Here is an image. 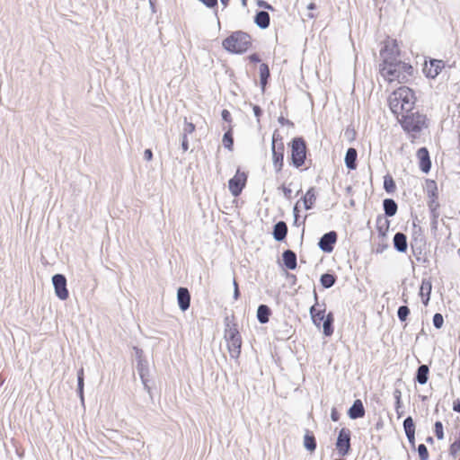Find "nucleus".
I'll return each mask as SVG.
<instances>
[{"label": "nucleus", "mask_w": 460, "mask_h": 460, "mask_svg": "<svg viewBox=\"0 0 460 460\" xmlns=\"http://www.w3.org/2000/svg\"><path fill=\"white\" fill-rule=\"evenodd\" d=\"M314 297L315 303L310 307L309 314L313 323L320 328L323 323V333L325 337H331L334 332V315L332 312L325 314L326 305L325 303L319 304L318 295L314 291Z\"/></svg>", "instance_id": "obj_1"}, {"label": "nucleus", "mask_w": 460, "mask_h": 460, "mask_svg": "<svg viewBox=\"0 0 460 460\" xmlns=\"http://www.w3.org/2000/svg\"><path fill=\"white\" fill-rule=\"evenodd\" d=\"M252 37L243 31H235L223 40V49L231 54L242 55L252 48Z\"/></svg>", "instance_id": "obj_2"}, {"label": "nucleus", "mask_w": 460, "mask_h": 460, "mask_svg": "<svg viewBox=\"0 0 460 460\" xmlns=\"http://www.w3.org/2000/svg\"><path fill=\"white\" fill-rule=\"evenodd\" d=\"M402 128L406 133H420L423 128H428V118L419 111H409L402 115L399 119Z\"/></svg>", "instance_id": "obj_3"}, {"label": "nucleus", "mask_w": 460, "mask_h": 460, "mask_svg": "<svg viewBox=\"0 0 460 460\" xmlns=\"http://www.w3.org/2000/svg\"><path fill=\"white\" fill-rule=\"evenodd\" d=\"M225 339L232 358H238L241 354L242 338L236 323H230L228 316L225 318Z\"/></svg>", "instance_id": "obj_4"}, {"label": "nucleus", "mask_w": 460, "mask_h": 460, "mask_svg": "<svg viewBox=\"0 0 460 460\" xmlns=\"http://www.w3.org/2000/svg\"><path fill=\"white\" fill-rule=\"evenodd\" d=\"M290 147V155L288 157L289 165L296 169L301 168L306 162L307 146L303 137H295L288 143Z\"/></svg>", "instance_id": "obj_5"}, {"label": "nucleus", "mask_w": 460, "mask_h": 460, "mask_svg": "<svg viewBox=\"0 0 460 460\" xmlns=\"http://www.w3.org/2000/svg\"><path fill=\"white\" fill-rule=\"evenodd\" d=\"M410 245L412 254L418 262H421L423 264L429 262L426 255L427 243L425 235L422 234L421 227L415 223H413L412 226V234Z\"/></svg>", "instance_id": "obj_6"}, {"label": "nucleus", "mask_w": 460, "mask_h": 460, "mask_svg": "<svg viewBox=\"0 0 460 460\" xmlns=\"http://www.w3.org/2000/svg\"><path fill=\"white\" fill-rule=\"evenodd\" d=\"M271 154L274 171L276 173H279L282 171L284 166L285 146L283 137L278 129H275L272 134Z\"/></svg>", "instance_id": "obj_7"}, {"label": "nucleus", "mask_w": 460, "mask_h": 460, "mask_svg": "<svg viewBox=\"0 0 460 460\" xmlns=\"http://www.w3.org/2000/svg\"><path fill=\"white\" fill-rule=\"evenodd\" d=\"M399 56L400 49L398 48L396 40L386 41L380 50V57L382 58L383 61L379 65V69L395 66L399 61Z\"/></svg>", "instance_id": "obj_8"}, {"label": "nucleus", "mask_w": 460, "mask_h": 460, "mask_svg": "<svg viewBox=\"0 0 460 460\" xmlns=\"http://www.w3.org/2000/svg\"><path fill=\"white\" fill-rule=\"evenodd\" d=\"M393 95L401 102L400 110L402 112L412 111L417 98L415 92L411 88L405 85L400 86L394 91Z\"/></svg>", "instance_id": "obj_9"}, {"label": "nucleus", "mask_w": 460, "mask_h": 460, "mask_svg": "<svg viewBox=\"0 0 460 460\" xmlns=\"http://www.w3.org/2000/svg\"><path fill=\"white\" fill-rule=\"evenodd\" d=\"M335 448L341 457H344L351 452V431L348 428H341L337 435Z\"/></svg>", "instance_id": "obj_10"}, {"label": "nucleus", "mask_w": 460, "mask_h": 460, "mask_svg": "<svg viewBox=\"0 0 460 460\" xmlns=\"http://www.w3.org/2000/svg\"><path fill=\"white\" fill-rule=\"evenodd\" d=\"M248 173L238 167L235 174L228 181V190L233 197H239L246 186Z\"/></svg>", "instance_id": "obj_11"}, {"label": "nucleus", "mask_w": 460, "mask_h": 460, "mask_svg": "<svg viewBox=\"0 0 460 460\" xmlns=\"http://www.w3.org/2000/svg\"><path fill=\"white\" fill-rule=\"evenodd\" d=\"M52 285L56 296L64 301L69 296L67 289V280L64 274L57 273L52 276Z\"/></svg>", "instance_id": "obj_12"}, {"label": "nucleus", "mask_w": 460, "mask_h": 460, "mask_svg": "<svg viewBox=\"0 0 460 460\" xmlns=\"http://www.w3.org/2000/svg\"><path fill=\"white\" fill-rule=\"evenodd\" d=\"M379 70L382 76L389 83L396 80L400 84H404L409 81V76H411L408 74H403L399 68H396V65L391 66L390 67H383Z\"/></svg>", "instance_id": "obj_13"}, {"label": "nucleus", "mask_w": 460, "mask_h": 460, "mask_svg": "<svg viewBox=\"0 0 460 460\" xmlns=\"http://www.w3.org/2000/svg\"><path fill=\"white\" fill-rule=\"evenodd\" d=\"M338 240V234L334 230H331L323 234L318 241V248L324 253H331L334 250V246Z\"/></svg>", "instance_id": "obj_14"}, {"label": "nucleus", "mask_w": 460, "mask_h": 460, "mask_svg": "<svg viewBox=\"0 0 460 460\" xmlns=\"http://www.w3.org/2000/svg\"><path fill=\"white\" fill-rule=\"evenodd\" d=\"M443 60L430 58L429 62L425 61L422 72L427 78L435 79L444 68Z\"/></svg>", "instance_id": "obj_15"}, {"label": "nucleus", "mask_w": 460, "mask_h": 460, "mask_svg": "<svg viewBox=\"0 0 460 460\" xmlns=\"http://www.w3.org/2000/svg\"><path fill=\"white\" fill-rule=\"evenodd\" d=\"M137 371L140 377L141 383L144 386V389L148 393L150 397L152 398V388L150 386V371L148 361H144L143 363L139 362V364L136 365Z\"/></svg>", "instance_id": "obj_16"}, {"label": "nucleus", "mask_w": 460, "mask_h": 460, "mask_svg": "<svg viewBox=\"0 0 460 460\" xmlns=\"http://www.w3.org/2000/svg\"><path fill=\"white\" fill-rule=\"evenodd\" d=\"M416 156L419 160V168L424 173H429L431 170V159L429 152L426 146L420 147L417 150Z\"/></svg>", "instance_id": "obj_17"}, {"label": "nucleus", "mask_w": 460, "mask_h": 460, "mask_svg": "<svg viewBox=\"0 0 460 460\" xmlns=\"http://www.w3.org/2000/svg\"><path fill=\"white\" fill-rule=\"evenodd\" d=\"M190 293L185 287H180L177 289V303L181 311L185 312L190 306Z\"/></svg>", "instance_id": "obj_18"}, {"label": "nucleus", "mask_w": 460, "mask_h": 460, "mask_svg": "<svg viewBox=\"0 0 460 460\" xmlns=\"http://www.w3.org/2000/svg\"><path fill=\"white\" fill-rule=\"evenodd\" d=\"M365 413V407L360 399H356L347 411V414L350 420H358L363 418Z\"/></svg>", "instance_id": "obj_19"}, {"label": "nucleus", "mask_w": 460, "mask_h": 460, "mask_svg": "<svg viewBox=\"0 0 460 460\" xmlns=\"http://www.w3.org/2000/svg\"><path fill=\"white\" fill-rule=\"evenodd\" d=\"M272 236L276 242H283L287 238L288 234V225L285 221L277 222L272 228Z\"/></svg>", "instance_id": "obj_20"}, {"label": "nucleus", "mask_w": 460, "mask_h": 460, "mask_svg": "<svg viewBox=\"0 0 460 460\" xmlns=\"http://www.w3.org/2000/svg\"><path fill=\"white\" fill-rule=\"evenodd\" d=\"M393 245L396 252L405 253L408 250L407 236L402 232H397L393 238Z\"/></svg>", "instance_id": "obj_21"}, {"label": "nucleus", "mask_w": 460, "mask_h": 460, "mask_svg": "<svg viewBox=\"0 0 460 460\" xmlns=\"http://www.w3.org/2000/svg\"><path fill=\"white\" fill-rule=\"evenodd\" d=\"M282 261L284 267L289 270H294L297 267L296 253L290 249L285 250L282 252Z\"/></svg>", "instance_id": "obj_22"}, {"label": "nucleus", "mask_w": 460, "mask_h": 460, "mask_svg": "<svg viewBox=\"0 0 460 460\" xmlns=\"http://www.w3.org/2000/svg\"><path fill=\"white\" fill-rule=\"evenodd\" d=\"M253 22L261 30L268 29L270 24V16L269 13L264 10L256 11Z\"/></svg>", "instance_id": "obj_23"}, {"label": "nucleus", "mask_w": 460, "mask_h": 460, "mask_svg": "<svg viewBox=\"0 0 460 460\" xmlns=\"http://www.w3.org/2000/svg\"><path fill=\"white\" fill-rule=\"evenodd\" d=\"M345 166L349 170L353 171L358 166V151L354 147H349L346 151L344 157Z\"/></svg>", "instance_id": "obj_24"}, {"label": "nucleus", "mask_w": 460, "mask_h": 460, "mask_svg": "<svg viewBox=\"0 0 460 460\" xmlns=\"http://www.w3.org/2000/svg\"><path fill=\"white\" fill-rule=\"evenodd\" d=\"M432 284L429 279H423L420 288V296L424 305H428L430 300Z\"/></svg>", "instance_id": "obj_25"}, {"label": "nucleus", "mask_w": 460, "mask_h": 460, "mask_svg": "<svg viewBox=\"0 0 460 460\" xmlns=\"http://www.w3.org/2000/svg\"><path fill=\"white\" fill-rule=\"evenodd\" d=\"M383 209L385 217H392L396 215L398 205L394 199L386 198L383 200Z\"/></svg>", "instance_id": "obj_26"}, {"label": "nucleus", "mask_w": 460, "mask_h": 460, "mask_svg": "<svg viewBox=\"0 0 460 460\" xmlns=\"http://www.w3.org/2000/svg\"><path fill=\"white\" fill-rule=\"evenodd\" d=\"M429 376V367L428 365L422 364L418 367L415 376L414 382L420 385H426Z\"/></svg>", "instance_id": "obj_27"}, {"label": "nucleus", "mask_w": 460, "mask_h": 460, "mask_svg": "<svg viewBox=\"0 0 460 460\" xmlns=\"http://www.w3.org/2000/svg\"><path fill=\"white\" fill-rule=\"evenodd\" d=\"M303 446L305 448V450L310 453H314L317 447L315 436L309 429H305L303 438Z\"/></svg>", "instance_id": "obj_28"}, {"label": "nucleus", "mask_w": 460, "mask_h": 460, "mask_svg": "<svg viewBox=\"0 0 460 460\" xmlns=\"http://www.w3.org/2000/svg\"><path fill=\"white\" fill-rule=\"evenodd\" d=\"M271 314H272V311L269 305L261 304L257 308V314H256L258 322L261 324H265V323H269Z\"/></svg>", "instance_id": "obj_29"}, {"label": "nucleus", "mask_w": 460, "mask_h": 460, "mask_svg": "<svg viewBox=\"0 0 460 460\" xmlns=\"http://www.w3.org/2000/svg\"><path fill=\"white\" fill-rule=\"evenodd\" d=\"M225 133L223 135L222 143L226 149L228 151H233L234 149V130L233 126L229 125L227 128L226 127L223 128Z\"/></svg>", "instance_id": "obj_30"}, {"label": "nucleus", "mask_w": 460, "mask_h": 460, "mask_svg": "<svg viewBox=\"0 0 460 460\" xmlns=\"http://www.w3.org/2000/svg\"><path fill=\"white\" fill-rule=\"evenodd\" d=\"M302 200L305 210L312 209L316 200L315 188L310 187L302 198Z\"/></svg>", "instance_id": "obj_31"}, {"label": "nucleus", "mask_w": 460, "mask_h": 460, "mask_svg": "<svg viewBox=\"0 0 460 460\" xmlns=\"http://www.w3.org/2000/svg\"><path fill=\"white\" fill-rule=\"evenodd\" d=\"M390 227V220L383 215L376 217V229L379 236L385 237Z\"/></svg>", "instance_id": "obj_32"}, {"label": "nucleus", "mask_w": 460, "mask_h": 460, "mask_svg": "<svg viewBox=\"0 0 460 460\" xmlns=\"http://www.w3.org/2000/svg\"><path fill=\"white\" fill-rule=\"evenodd\" d=\"M270 77V71L269 66L266 63H261L260 65V85L262 92L265 91Z\"/></svg>", "instance_id": "obj_33"}, {"label": "nucleus", "mask_w": 460, "mask_h": 460, "mask_svg": "<svg viewBox=\"0 0 460 460\" xmlns=\"http://www.w3.org/2000/svg\"><path fill=\"white\" fill-rule=\"evenodd\" d=\"M337 281V276L334 273L325 272L320 277L321 286L325 288H331L335 285Z\"/></svg>", "instance_id": "obj_34"}, {"label": "nucleus", "mask_w": 460, "mask_h": 460, "mask_svg": "<svg viewBox=\"0 0 460 460\" xmlns=\"http://www.w3.org/2000/svg\"><path fill=\"white\" fill-rule=\"evenodd\" d=\"M84 368L81 367L77 371V388H76V393H77L78 397L80 398V401H81L82 404L84 403Z\"/></svg>", "instance_id": "obj_35"}, {"label": "nucleus", "mask_w": 460, "mask_h": 460, "mask_svg": "<svg viewBox=\"0 0 460 460\" xmlns=\"http://www.w3.org/2000/svg\"><path fill=\"white\" fill-rule=\"evenodd\" d=\"M384 190L388 194H393L396 190V183L393 178V176L390 173H386L384 176V183H383Z\"/></svg>", "instance_id": "obj_36"}, {"label": "nucleus", "mask_w": 460, "mask_h": 460, "mask_svg": "<svg viewBox=\"0 0 460 460\" xmlns=\"http://www.w3.org/2000/svg\"><path fill=\"white\" fill-rule=\"evenodd\" d=\"M402 426L406 436L415 434L416 426L411 416H408L403 420Z\"/></svg>", "instance_id": "obj_37"}, {"label": "nucleus", "mask_w": 460, "mask_h": 460, "mask_svg": "<svg viewBox=\"0 0 460 460\" xmlns=\"http://www.w3.org/2000/svg\"><path fill=\"white\" fill-rule=\"evenodd\" d=\"M411 311L407 305H400L397 310V317L401 322H405Z\"/></svg>", "instance_id": "obj_38"}, {"label": "nucleus", "mask_w": 460, "mask_h": 460, "mask_svg": "<svg viewBox=\"0 0 460 460\" xmlns=\"http://www.w3.org/2000/svg\"><path fill=\"white\" fill-rule=\"evenodd\" d=\"M396 68H399L403 74L412 75L413 74V67L409 63L402 62L399 60L396 63Z\"/></svg>", "instance_id": "obj_39"}, {"label": "nucleus", "mask_w": 460, "mask_h": 460, "mask_svg": "<svg viewBox=\"0 0 460 460\" xmlns=\"http://www.w3.org/2000/svg\"><path fill=\"white\" fill-rule=\"evenodd\" d=\"M419 454L420 460H428L429 457V454L427 447L424 444H420L416 449Z\"/></svg>", "instance_id": "obj_40"}, {"label": "nucleus", "mask_w": 460, "mask_h": 460, "mask_svg": "<svg viewBox=\"0 0 460 460\" xmlns=\"http://www.w3.org/2000/svg\"><path fill=\"white\" fill-rule=\"evenodd\" d=\"M434 432L435 436L438 440H441L444 438V429L443 424L440 420H437L434 424Z\"/></svg>", "instance_id": "obj_41"}, {"label": "nucleus", "mask_w": 460, "mask_h": 460, "mask_svg": "<svg viewBox=\"0 0 460 460\" xmlns=\"http://www.w3.org/2000/svg\"><path fill=\"white\" fill-rule=\"evenodd\" d=\"M432 323L436 329H441L444 324V317L440 313H436L432 317Z\"/></svg>", "instance_id": "obj_42"}, {"label": "nucleus", "mask_w": 460, "mask_h": 460, "mask_svg": "<svg viewBox=\"0 0 460 460\" xmlns=\"http://www.w3.org/2000/svg\"><path fill=\"white\" fill-rule=\"evenodd\" d=\"M196 126L192 122H189L187 118H184V126L182 129V135L188 136L195 131Z\"/></svg>", "instance_id": "obj_43"}, {"label": "nucleus", "mask_w": 460, "mask_h": 460, "mask_svg": "<svg viewBox=\"0 0 460 460\" xmlns=\"http://www.w3.org/2000/svg\"><path fill=\"white\" fill-rule=\"evenodd\" d=\"M200 3H202L206 7L214 9V13L217 17V7H218V1L217 0H199Z\"/></svg>", "instance_id": "obj_44"}, {"label": "nucleus", "mask_w": 460, "mask_h": 460, "mask_svg": "<svg viewBox=\"0 0 460 460\" xmlns=\"http://www.w3.org/2000/svg\"><path fill=\"white\" fill-rule=\"evenodd\" d=\"M133 350L135 352L137 364H139V362L143 363L144 361L147 360L144 355V351L142 349H140L137 346H134Z\"/></svg>", "instance_id": "obj_45"}, {"label": "nucleus", "mask_w": 460, "mask_h": 460, "mask_svg": "<svg viewBox=\"0 0 460 460\" xmlns=\"http://www.w3.org/2000/svg\"><path fill=\"white\" fill-rule=\"evenodd\" d=\"M394 398V406L398 410V408H402V392L400 389L395 388L393 393Z\"/></svg>", "instance_id": "obj_46"}, {"label": "nucleus", "mask_w": 460, "mask_h": 460, "mask_svg": "<svg viewBox=\"0 0 460 460\" xmlns=\"http://www.w3.org/2000/svg\"><path fill=\"white\" fill-rule=\"evenodd\" d=\"M458 452H460V441L456 438L449 447V454L456 456Z\"/></svg>", "instance_id": "obj_47"}, {"label": "nucleus", "mask_w": 460, "mask_h": 460, "mask_svg": "<svg viewBox=\"0 0 460 460\" xmlns=\"http://www.w3.org/2000/svg\"><path fill=\"white\" fill-rule=\"evenodd\" d=\"M389 106H390L391 111L394 113H396L398 109H400L401 102L399 100H396V97L394 96V98L389 99Z\"/></svg>", "instance_id": "obj_48"}, {"label": "nucleus", "mask_w": 460, "mask_h": 460, "mask_svg": "<svg viewBox=\"0 0 460 460\" xmlns=\"http://www.w3.org/2000/svg\"><path fill=\"white\" fill-rule=\"evenodd\" d=\"M278 189L282 190L283 195H284L286 199L291 200V199H292V196H291L292 190L289 188V186H286L285 184H282Z\"/></svg>", "instance_id": "obj_49"}, {"label": "nucleus", "mask_w": 460, "mask_h": 460, "mask_svg": "<svg viewBox=\"0 0 460 460\" xmlns=\"http://www.w3.org/2000/svg\"><path fill=\"white\" fill-rule=\"evenodd\" d=\"M256 4L260 8H263L269 11H275V8L265 0H256Z\"/></svg>", "instance_id": "obj_50"}, {"label": "nucleus", "mask_w": 460, "mask_h": 460, "mask_svg": "<svg viewBox=\"0 0 460 460\" xmlns=\"http://www.w3.org/2000/svg\"><path fill=\"white\" fill-rule=\"evenodd\" d=\"M438 217H439V213L438 212H430V218H431L430 225H431V229L432 230L436 231L438 229Z\"/></svg>", "instance_id": "obj_51"}, {"label": "nucleus", "mask_w": 460, "mask_h": 460, "mask_svg": "<svg viewBox=\"0 0 460 460\" xmlns=\"http://www.w3.org/2000/svg\"><path fill=\"white\" fill-rule=\"evenodd\" d=\"M426 190H427V193L429 191L438 190L437 182L434 180L427 179L426 180Z\"/></svg>", "instance_id": "obj_52"}, {"label": "nucleus", "mask_w": 460, "mask_h": 460, "mask_svg": "<svg viewBox=\"0 0 460 460\" xmlns=\"http://www.w3.org/2000/svg\"><path fill=\"white\" fill-rule=\"evenodd\" d=\"M439 206L438 199L428 200L429 212H438Z\"/></svg>", "instance_id": "obj_53"}, {"label": "nucleus", "mask_w": 460, "mask_h": 460, "mask_svg": "<svg viewBox=\"0 0 460 460\" xmlns=\"http://www.w3.org/2000/svg\"><path fill=\"white\" fill-rule=\"evenodd\" d=\"M253 114L256 117L257 120L260 121L261 117L263 114V110L257 104H252Z\"/></svg>", "instance_id": "obj_54"}, {"label": "nucleus", "mask_w": 460, "mask_h": 460, "mask_svg": "<svg viewBox=\"0 0 460 460\" xmlns=\"http://www.w3.org/2000/svg\"><path fill=\"white\" fill-rule=\"evenodd\" d=\"M233 286H234V294H233V298L234 300H238L240 296H241V293H240V290H239V286H238V283L237 281L235 280V279H234L233 280Z\"/></svg>", "instance_id": "obj_55"}, {"label": "nucleus", "mask_w": 460, "mask_h": 460, "mask_svg": "<svg viewBox=\"0 0 460 460\" xmlns=\"http://www.w3.org/2000/svg\"><path fill=\"white\" fill-rule=\"evenodd\" d=\"M221 117H222V119L227 123H231L232 122V116H231V113L228 110H226L224 109L222 111H221Z\"/></svg>", "instance_id": "obj_56"}, {"label": "nucleus", "mask_w": 460, "mask_h": 460, "mask_svg": "<svg viewBox=\"0 0 460 460\" xmlns=\"http://www.w3.org/2000/svg\"><path fill=\"white\" fill-rule=\"evenodd\" d=\"M181 147L183 152H187L189 150L188 136H185V135L181 134Z\"/></svg>", "instance_id": "obj_57"}, {"label": "nucleus", "mask_w": 460, "mask_h": 460, "mask_svg": "<svg viewBox=\"0 0 460 460\" xmlns=\"http://www.w3.org/2000/svg\"><path fill=\"white\" fill-rule=\"evenodd\" d=\"M278 121L281 126L294 127V123L288 119L284 118L283 116L279 117Z\"/></svg>", "instance_id": "obj_58"}, {"label": "nucleus", "mask_w": 460, "mask_h": 460, "mask_svg": "<svg viewBox=\"0 0 460 460\" xmlns=\"http://www.w3.org/2000/svg\"><path fill=\"white\" fill-rule=\"evenodd\" d=\"M248 59L251 63H261V59L258 53H252L248 56Z\"/></svg>", "instance_id": "obj_59"}, {"label": "nucleus", "mask_w": 460, "mask_h": 460, "mask_svg": "<svg viewBox=\"0 0 460 460\" xmlns=\"http://www.w3.org/2000/svg\"><path fill=\"white\" fill-rule=\"evenodd\" d=\"M340 417H341V414L337 411V409L335 407L332 408V410H331V420L332 421H338L340 420Z\"/></svg>", "instance_id": "obj_60"}, {"label": "nucleus", "mask_w": 460, "mask_h": 460, "mask_svg": "<svg viewBox=\"0 0 460 460\" xmlns=\"http://www.w3.org/2000/svg\"><path fill=\"white\" fill-rule=\"evenodd\" d=\"M389 247L388 243H379L376 248V253H383Z\"/></svg>", "instance_id": "obj_61"}, {"label": "nucleus", "mask_w": 460, "mask_h": 460, "mask_svg": "<svg viewBox=\"0 0 460 460\" xmlns=\"http://www.w3.org/2000/svg\"><path fill=\"white\" fill-rule=\"evenodd\" d=\"M406 437H407L408 442H409L411 449L415 450L416 449L415 434L407 435Z\"/></svg>", "instance_id": "obj_62"}, {"label": "nucleus", "mask_w": 460, "mask_h": 460, "mask_svg": "<svg viewBox=\"0 0 460 460\" xmlns=\"http://www.w3.org/2000/svg\"><path fill=\"white\" fill-rule=\"evenodd\" d=\"M144 159L146 161H151L153 159V152L150 148L144 151Z\"/></svg>", "instance_id": "obj_63"}, {"label": "nucleus", "mask_w": 460, "mask_h": 460, "mask_svg": "<svg viewBox=\"0 0 460 460\" xmlns=\"http://www.w3.org/2000/svg\"><path fill=\"white\" fill-rule=\"evenodd\" d=\"M453 411L460 413V399H456L453 402Z\"/></svg>", "instance_id": "obj_64"}]
</instances>
